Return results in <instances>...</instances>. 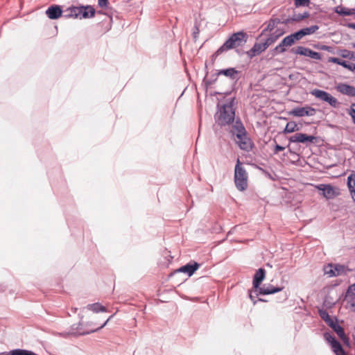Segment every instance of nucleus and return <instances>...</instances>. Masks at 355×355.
Wrapping results in <instances>:
<instances>
[{
	"instance_id": "f257e3e1",
	"label": "nucleus",
	"mask_w": 355,
	"mask_h": 355,
	"mask_svg": "<svg viewBox=\"0 0 355 355\" xmlns=\"http://www.w3.org/2000/svg\"><path fill=\"white\" fill-rule=\"evenodd\" d=\"M234 98L230 99L227 103L219 107L214 116L216 123L220 126H225L232 123L235 119V111L233 107Z\"/></svg>"
},
{
	"instance_id": "f03ea898",
	"label": "nucleus",
	"mask_w": 355,
	"mask_h": 355,
	"mask_svg": "<svg viewBox=\"0 0 355 355\" xmlns=\"http://www.w3.org/2000/svg\"><path fill=\"white\" fill-rule=\"evenodd\" d=\"M248 39V35L243 31L232 34L230 37L214 53L213 56L217 57L225 51L243 46Z\"/></svg>"
},
{
	"instance_id": "7ed1b4c3",
	"label": "nucleus",
	"mask_w": 355,
	"mask_h": 355,
	"mask_svg": "<svg viewBox=\"0 0 355 355\" xmlns=\"http://www.w3.org/2000/svg\"><path fill=\"white\" fill-rule=\"evenodd\" d=\"M233 128L236 131V137L238 139L236 143L239 147L246 152L251 151L254 144L251 139L248 137L247 131L239 119L236 120Z\"/></svg>"
},
{
	"instance_id": "20e7f679",
	"label": "nucleus",
	"mask_w": 355,
	"mask_h": 355,
	"mask_svg": "<svg viewBox=\"0 0 355 355\" xmlns=\"http://www.w3.org/2000/svg\"><path fill=\"white\" fill-rule=\"evenodd\" d=\"M234 183L239 191H245L248 187V173L238 158L234 168Z\"/></svg>"
},
{
	"instance_id": "39448f33",
	"label": "nucleus",
	"mask_w": 355,
	"mask_h": 355,
	"mask_svg": "<svg viewBox=\"0 0 355 355\" xmlns=\"http://www.w3.org/2000/svg\"><path fill=\"white\" fill-rule=\"evenodd\" d=\"M112 316L113 315L110 316L109 318L107 319V320L105 322H103L101 326L98 327V328L96 329H83V324L82 322L80 321L78 324H74L71 325V328L72 334L83 336L98 331L107 324V322L110 320L111 318H112Z\"/></svg>"
},
{
	"instance_id": "423d86ee",
	"label": "nucleus",
	"mask_w": 355,
	"mask_h": 355,
	"mask_svg": "<svg viewBox=\"0 0 355 355\" xmlns=\"http://www.w3.org/2000/svg\"><path fill=\"white\" fill-rule=\"evenodd\" d=\"M343 304L347 309L355 312V283L348 287Z\"/></svg>"
},
{
	"instance_id": "0eeeda50",
	"label": "nucleus",
	"mask_w": 355,
	"mask_h": 355,
	"mask_svg": "<svg viewBox=\"0 0 355 355\" xmlns=\"http://www.w3.org/2000/svg\"><path fill=\"white\" fill-rule=\"evenodd\" d=\"M317 139V137L305 133H296L288 139L290 143H302L306 146L315 143Z\"/></svg>"
},
{
	"instance_id": "6e6552de",
	"label": "nucleus",
	"mask_w": 355,
	"mask_h": 355,
	"mask_svg": "<svg viewBox=\"0 0 355 355\" xmlns=\"http://www.w3.org/2000/svg\"><path fill=\"white\" fill-rule=\"evenodd\" d=\"M291 52L293 54L309 57L317 60L321 59V55L320 53L302 46H298L295 48H292L291 49Z\"/></svg>"
},
{
	"instance_id": "1a4fd4ad",
	"label": "nucleus",
	"mask_w": 355,
	"mask_h": 355,
	"mask_svg": "<svg viewBox=\"0 0 355 355\" xmlns=\"http://www.w3.org/2000/svg\"><path fill=\"white\" fill-rule=\"evenodd\" d=\"M295 43V41L290 35L285 37L282 42L274 49L271 50L272 55L273 56L277 55L279 53H283L286 51V48L291 46Z\"/></svg>"
},
{
	"instance_id": "9d476101",
	"label": "nucleus",
	"mask_w": 355,
	"mask_h": 355,
	"mask_svg": "<svg viewBox=\"0 0 355 355\" xmlns=\"http://www.w3.org/2000/svg\"><path fill=\"white\" fill-rule=\"evenodd\" d=\"M315 114V110L308 105L305 107H296L288 112L289 115L298 117L313 116Z\"/></svg>"
},
{
	"instance_id": "9b49d317",
	"label": "nucleus",
	"mask_w": 355,
	"mask_h": 355,
	"mask_svg": "<svg viewBox=\"0 0 355 355\" xmlns=\"http://www.w3.org/2000/svg\"><path fill=\"white\" fill-rule=\"evenodd\" d=\"M96 10L92 6H78V19H89L94 17Z\"/></svg>"
},
{
	"instance_id": "f8f14e48",
	"label": "nucleus",
	"mask_w": 355,
	"mask_h": 355,
	"mask_svg": "<svg viewBox=\"0 0 355 355\" xmlns=\"http://www.w3.org/2000/svg\"><path fill=\"white\" fill-rule=\"evenodd\" d=\"M289 22V19H287L285 21H282L279 18H272L268 22L265 23L266 26L262 30L259 37L266 34V32H271L279 24H286Z\"/></svg>"
},
{
	"instance_id": "ddd939ff",
	"label": "nucleus",
	"mask_w": 355,
	"mask_h": 355,
	"mask_svg": "<svg viewBox=\"0 0 355 355\" xmlns=\"http://www.w3.org/2000/svg\"><path fill=\"white\" fill-rule=\"evenodd\" d=\"M63 10L59 5H51L46 10V16L51 19H57L62 15Z\"/></svg>"
},
{
	"instance_id": "4468645a",
	"label": "nucleus",
	"mask_w": 355,
	"mask_h": 355,
	"mask_svg": "<svg viewBox=\"0 0 355 355\" xmlns=\"http://www.w3.org/2000/svg\"><path fill=\"white\" fill-rule=\"evenodd\" d=\"M267 49V46L263 42H255L253 46L249 51H246L245 53L250 58H252L259 55Z\"/></svg>"
},
{
	"instance_id": "2eb2a0df",
	"label": "nucleus",
	"mask_w": 355,
	"mask_h": 355,
	"mask_svg": "<svg viewBox=\"0 0 355 355\" xmlns=\"http://www.w3.org/2000/svg\"><path fill=\"white\" fill-rule=\"evenodd\" d=\"M254 291H249V297L252 302L254 304H256L257 302H266L265 300L261 298H258L256 300V298L260 295H267V293H265L264 291H266V288L264 287H260V286L258 288H253Z\"/></svg>"
},
{
	"instance_id": "dca6fc26",
	"label": "nucleus",
	"mask_w": 355,
	"mask_h": 355,
	"mask_svg": "<svg viewBox=\"0 0 355 355\" xmlns=\"http://www.w3.org/2000/svg\"><path fill=\"white\" fill-rule=\"evenodd\" d=\"M200 264L196 261L191 263H189L180 268L177 269L175 272H184L187 273L189 277H191L194 272L199 268Z\"/></svg>"
},
{
	"instance_id": "f3484780",
	"label": "nucleus",
	"mask_w": 355,
	"mask_h": 355,
	"mask_svg": "<svg viewBox=\"0 0 355 355\" xmlns=\"http://www.w3.org/2000/svg\"><path fill=\"white\" fill-rule=\"evenodd\" d=\"M315 187L320 191V194L327 199L333 198V186L331 184H320L315 185Z\"/></svg>"
},
{
	"instance_id": "a211bd4d",
	"label": "nucleus",
	"mask_w": 355,
	"mask_h": 355,
	"mask_svg": "<svg viewBox=\"0 0 355 355\" xmlns=\"http://www.w3.org/2000/svg\"><path fill=\"white\" fill-rule=\"evenodd\" d=\"M338 92L342 94L349 96H355V87L345 84L340 83L336 87Z\"/></svg>"
},
{
	"instance_id": "6ab92c4d",
	"label": "nucleus",
	"mask_w": 355,
	"mask_h": 355,
	"mask_svg": "<svg viewBox=\"0 0 355 355\" xmlns=\"http://www.w3.org/2000/svg\"><path fill=\"white\" fill-rule=\"evenodd\" d=\"M312 94H313L317 98L327 102L330 105L333 106V96L325 91L315 89L312 92Z\"/></svg>"
},
{
	"instance_id": "aec40b11",
	"label": "nucleus",
	"mask_w": 355,
	"mask_h": 355,
	"mask_svg": "<svg viewBox=\"0 0 355 355\" xmlns=\"http://www.w3.org/2000/svg\"><path fill=\"white\" fill-rule=\"evenodd\" d=\"M266 277V270L263 268H259L254 277L252 280L253 288H258L261 286V282L264 280Z\"/></svg>"
},
{
	"instance_id": "412c9836",
	"label": "nucleus",
	"mask_w": 355,
	"mask_h": 355,
	"mask_svg": "<svg viewBox=\"0 0 355 355\" xmlns=\"http://www.w3.org/2000/svg\"><path fill=\"white\" fill-rule=\"evenodd\" d=\"M334 332L336 333L338 336L343 341L344 345L347 347H349V340L347 336L345 335L344 329L334 322Z\"/></svg>"
},
{
	"instance_id": "4be33fe9",
	"label": "nucleus",
	"mask_w": 355,
	"mask_h": 355,
	"mask_svg": "<svg viewBox=\"0 0 355 355\" xmlns=\"http://www.w3.org/2000/svg\"><path fill=\"white\" fill-rule=\"evenodd\" d=\"M239 71H237L235 68L233 67L217 70V74H219V76L223 75L225 76L230 78L232 80L238 79L237 75L239 74Z\"/></svg>"
},
{
	"instance_id": "5701e85b",
	"label": "nucleus",
	"mask_w": 355,
	"mask_h": 355,
	"mask_svg": "<svg viewBox=\"0 0 355 355\" xmlns=\"http://www.w3.org/2000/svg\"><path fill=\"white\" fill-rule=\"evenodd\" d=\"M318 313L320 318L325 321L331 329H333V318L329 315V313H332V311L320 308L318 309Z\"/></svg>"
},
{
	"instance_id": "b1692460",
	"label": "nucleus",
	"mask_w": 355,
	"mask_h": 355,
	"mask_svg": "<svg viewBox=\"0 0 355 355\" xmlns=\"http://www.w3.org/2000/svg\"><path fill=\"white\" fill-rule=\"evenodd\" d=\"M334 63L342 65L349 71H355V64L351 62V60H345L339 58H334Z\"/></svg>"
},
{
	"instance_id": "393cba45",
	"label": "nucleus",
	"mask_w": 355,
	"mask_h": 355,
	"mask_svg": "<svg viewBox=\"0 0 355 355\" xmlns=\"http://www.w3.org/2000/svg\"><path fill=\"white\" fill-rule=\"evenodd\" d=\"M63 17L65 19H78V6H71L63 10Z\"/></svg>"
},
{
	"instance_id": "a878e982",
	"label": "nucleus",
	"mask_w": 355,
	"mask_h": 355,
	"mask_svg": "<svg viewBox=\"0 0 355 355\" xmlns=\"http://www.w3.org/2000/svg\"><path fill=\"white\" fill-rule=\"evenodd\" d=\"M347 186L349 187L352 198L354 201H355V173L351 174L347 178Z\"/></svg>"
},
{
	"instance_id": "bb28decb",
	"label": "nucleus",
	"mask_w": 355,
	"mask_h": 355,
	"mask_svg": "<svg viewBox=\"0 0 355 355\" xmlns=\"http://www.w3.org/2000/svg\"><path fill=\"white\" fill-rule=\"evenodd\" d=\"M300 130V127L297 125V124L293 121H289L287 123L286 127L284 128V129L283 130L282 132L284 134H288V133H292V132H294L295 131H298Z\"/></svg>"
},
{
	"instance_id": "cd10ccee",
	"label": "nucleus",
	"mask_w": 355,
	"mask_h": 355,
	"mask_svg": "<svg viewBox=\"0 0 355 355\" xmlns=\"http://www.w3.org/2000/svg\"><path fill=\"white\" fill-rule=\"evenodd\" d=\"M87 309L92 311L94 313L106 311V308L99 303L89 304L86 306Z\"/></svg>"
},
{
	"instance_id": "c85d7f7f",
	"label": "nucleus",
	"mask_w": 355,
	"mask_h": 355,
	"mask_svg": "<svg viewBox=\"0 0 355 355\" xmlns=\"http://www.w3.org/2000/svg\"><path fill=\"white\" fill-rule=\"evenodd\" d=\"M334 11L343 16H349L355 14V9H349L341 6L336 7Z\"/></svg>"
},
{
	"instance_id": "c756f323",
	"label": "nucleus",
	"mask_w": 355,
	"mask_h": 355,
	"mask_svg": "<svg viewBox=\"0 0 355 355\" xmlns=\"http://www.w3.org/2000/svg\"><path fill=\"white\" fill-rule=\"evenodd\" d=\"M219 74H217V71L213 73L209 78L207 77V76L203 79V83L207 88L211 87L213 84L216 83L218 79V76Z\"/></svg>"
},
{
	"instance_id": "7c9ffc66",
	"label": "nucleus",
	"mask_w": 355,
	"mask_h": 355,
	"mask_svg": "<svg viewBox=\"0 0 355 355\" xmlns=\"http://www.w3.org/2000/svg\"><path fill=\"white\" fill-rule=\"evenodd\" d=\"M349 270L341 265H334V277L335 276H345Z\"/></svg>"
},
{
	"instance_id": "2f4dec72",
	"label": "nucleus",
	"mask_w": 355,
	"mask_h": 355,
	"mask_svg": "<svg viewBox=\"0 0 355 355\" xmlns=\"http://www.w3.org/2000/svg\"><path fill=\"white\" fill-rule=\"evenodd\" d=\"M10 355H35V352L28 349H15L9 352Z\"/></svg>"
},
{
	"instance_id": "473e14b6",
	"label": "nucleus",
	"mask_w": 355,
	"mask_h": 355,
	"mask_svg": "<svg viewBox=\"0 0 355 355\" xmlns=\"http://www.w3.org/2000/svg\"><path fill=\"white\" fill-rule=\"evenodd\" d=\"M319 27L317 25H313L309 27H306L304 28L300 29V31L302 34V35L304 37L306 35H309L311 34L314 33L317 30H318Z\"/></svg>"
},
{
	"instance_id": "72a5a7b5",
	"label": "nucleus",
	"mask_w": 355,
	"mask_h": 355,
	"mask_svg": "<svg viewBox=\"0 0 355 355\" xmlns=\"http://www.w3.org/2000/svg\"><path fill=\"white\" fill-rule=\"evenodd\" d=\"M334 354L336 355H347L340 343L334 340Z\"/></svg>"
},
{
	"instance_id": "f704fd0d",
	"label": "nucleus",
	"mask_w": 355,
	"mask_h": 355,
	"mask_svg": "<svg viewBox=\"0 0 355 355\" xmlns=\"http://www.w3.org/2000/svg\"><path fill=\"white\" fill-rule=\"evenodd\" d=\"M265 288H266V291H265L264 292L267 293V295H270L282 291L284 287L274 286L272 285L269 284L267 287H265Z\"/></svg>"
},
{
	"instance_id": "c9c22d12",
	"label": "nucleus",
	"mask_w": 355,
	"mask_h": 355,
	"mask_svg": "<svg viewBox=\"0 0 355 355\" xmlns=\"http://www.w3.org/2000/svg\"><path fill=\"white\" fill-rule=\"evenodd\" d=\"M309 17V13L307 11L304 12L303 13L294 14L293 16L289 19L290 21H300L305 18Z\"/></svg>"
},
{
	"instance_id": "e433bc0d",
	"label": "nucleus",
	"mask_w": 355,
	"mask_h": 355,
	"mask_svg": "<svg viewBox=\"0 0 355 355\" xmlns=\"http://www.w3.org/2000/svg\"><path fill=\"white\" fill-rule=\"evenodd\" d=\"M333 308V302H331V297L330 296H326L321 309H324L329 311H331Z\"/></svg>"
},
{
	"instance_id": "4c0bfd02",
	"label": "nucleus",
	"mask_w": 355,
	"mask_h": 355,
	"mask_svg": "<svg viewBox=\"0 0 355 355\" xmlns=\"http://www.w3.org/2000/svg\"><path fill=\"white\" fill-rule=\"evenodd\" d=\"M277 38L276 37V35H275L272 33H270L269 36L267 37V39L263 42V43L266 44L267 48H268L271 44H272Z\"/></svg>"
},
{
	"instance_id": "58836bf2",
	"label": "nucleus",
	"mask_w": 355,
	"mask_h": 355,
	"mask_svg": "<svg viewBox=\"0 0 355 355\" xmlns=\"http://www.w3.org/2000/svg\"><path fill=\"white\" fill-rule=\"evenodd\" d=\"M323 338L330 345L331 349L333 350V335L329 332H324L323 334Z\"/></svg>"
},
{
	"instance_id": "ea45409f",
	"label": "nucleus",
	"mask_w": 355,
	"mask_h": 355,
	"mask_svg": "<svg viewBox=\"0 0 355 355\" xmlns=\"http://www.w3.org/2000/svg\"><path fill=\"white\" fill-rule=\"evenodd\" d=\"M339 55L343 57L342 59L349 58V60H352L354 58V60H355V56H354L353 53L351 51H347V50L340 51V53H339Z\"/></svg>"
},
{
	"instance_id": "a19ab883",
	"label": "nucleus",
	"mask_w": 355,
	"mask_h": 355,
	"mask_svg": "<svg viewBox=\"0 0 355 355\" xmlns=\"http://www.w3.org/2000/svg\"><path fill=\"white\" fill-rule=\"evenodd\" d=\"M324 273L328 275L329 277H333V263H329L323 268Z\"/></svg>"
},
{
	"instance_id": "79ce46f5",
	"label": "nucleus",
	"mask_w": 355,
	"mask_h": 355,
	"mask_svg": "<svg viewBox=\"0 0 355 355\" xmlns=\"http://www.w3.org/2000/svg\"><path fill=\"white\" fill-rule=\"evenodd\" d=\"M296 6H308L310 0H294Z\"/></svg>"
},
{
	"instance_id": "37998d69",
	"label": "nucleus",
	"mask_w": 355,
	"mask_h": 355,
	"mask_svg": "<svg viewBox=\"0 0 355 355\" xmlns=\"http://www.w3.org/2000/svg\"><path fill=\"white\" fill-rule=\"evenodd\" d=\"M291 35L292 36V37L294 39V40L295 41V42L300 40H301L304 36L302 35L300 30L293 33H291Z\"/></svg>"
},
{
	"instance_id": "c03bdc74",
	"label": "nucleus",
	"mask_w": 355,
	"mask_h": 355,
	"mask_svg": "<svg viewBox=\"0 0 355 355\" xmlns=\"http://www.w3.org/2000/svg\"><path fill=\"white\" fill-rule=\"evenodd\" d=\"M348 113L351 116L353 122L355 123V103L352 105Z\"/></svg>"
},
{
	"instance_id": "a18cd8bd",
	"label": "nucleus",
	"mask_w": 355,
	"mask_h": 355,
	"mask_svg": "<svg viewBox=\"0 0 355 355\" xmlns=\"http://www.w3.org/2000/svg\"><path fill=\"white\" fill-rule=\"evenodd\" d=\"M199 33H200V30H199V28L197 25H195L194 27H193V37L195 41H196L198 37V35H199Z\"/></svg>"
},
{
	"instance_id": "49530a36",
	"label": "nucleus",
	"mask_w": 355,
	"mask_h": 355,
	"mask_svg": "<svg viewBox=\"0 0 355 355\" xmlns=\"http://www.w3.org/2000/svg\"><path fill=\"white\" fill-rule=\"evenodd\" d=\"M109 4L108 0H98V5L101 8H106Z\"/></svg>"
},
{
	"instance_id": "de8ad7c7",
	"label": "nucleus",
	"mask_w": 355,
	"mask_h": 355,
	"mask_svg": "<svg viewBox=\"0 0 355 355\" xmlns=\"http://www.w3.org/2000/svg\"><path fill=\"white\" fill-rule=\"evenodd\" d=\"M284 149H285V147H284L282 146H280L279 144H276L275 146L274 153L277 154V153H278L280 151H283Z\"/></svg>"
},
{
	"instance_id": "09e8293b",
	"label": "nucleus",
	"mask_w": 355,
	"mask_h": 355,
	"mask_svg": "<svg viewBox=\"0 0 355 355\" xmlns=\"http://www.w3.org/2000/svg\"><path fill=\"white\" fill-rule=\"evenodd\" d=\"M275 35H276V37L278 39L280 36L284 34V31L282 29L277 28L274 33H272Z\"/></svg>"
},
{
	"instance_id": "8fccbe9b",
	"label": "nucleus",
	"mask_w": 355,
	"mask_h": 355,
	"mask_svg": "<svg viewBox=\"0 0 355 355\" xmlns=\"http://www.w3.org/2000/svg\"><path fill=\"white\" fill-rule=\"evenodd\" d=\"M322 49H326L328 51H331V49H332V47L331 46H323L322 47Z\"/></svg>"
},
{
	"instance_id": "3c124183",
	"label": "nucleus",
	"mask_w": 355,
	"mask_h": 355,
	"mask_svg": "<svg viewBox=\"0 0 355 355\" xmlns=\"http://www.w3.org/2000/svg\"><path fill=\"white\" fill-rule=\"evenodd\" d=\"M86 326H87H87H88V327H90V328H89V329H96V327H94V324H93L92 322H91V323H87V324H86Z\"/></svg>"
},
{
	"instance_id": "603ef678",
	"label": "nucleus",
	"mask_w": 355,
	"mask_h": 355,
	"mask_svg": "<svg viewBox=\"0 0 355 355\" xmlns=\"http://www.w3.org/2000/svg\"><path fill=\"white\" fill-rule=\"evenodd\" d=\"M328 62H333V57H329V58H328Z\"/></svg>"
},
{
	"instance_id": "864d4df0",
	"label": "nucleus",
	"mask_w": 355,
	"mask_h": 355,
	"mask_svg": "<svg viewBox=\"0 0 355 355\" xmlns=\"http://www.w3.org/2000/svg\"><path fill=\"white\" fill-rule=\"evenodd\" d=\"M97 13H98V14H100V15H104V14H105V13H104V12H103V11H102V10H98V11H97Z\"/></svg>"
},
{
	"instance_id": "5fc2aeb1",
	"label": "nucleus",
	"mask_w": 355,
	"mask_h": 355,
	"mask_svg": "<svg viewBox=\"0 0 355 355\" xmlns=\"http://www.w3.org/2000/svg\"><path fill=\"white\" fill-rule=\"evenodd\" d=\"M286 299H287V295H286V293H285L283 297V300H286Z\"/></svg>"
},
{
	"instance_id": "6e6d98bb",
	"label": "nucleus",
	"mask_w": 355,
	"mask_h": 355,
	"mask_svg": "<svg viewBox=\"0 0 355 355\" xmlns=\"http://www.w3.org/2000/svg\"><path fill=\"white\" fill-rule=\"evenodd\" d=\"M35 355H37V354H35Z\"/></svg>"
}]
</instances>
